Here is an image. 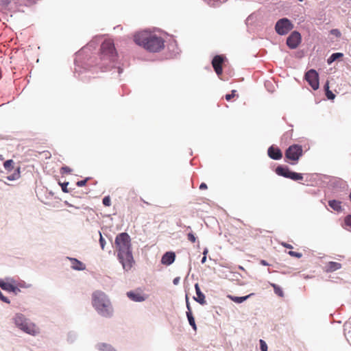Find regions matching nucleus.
<instances>
[{
	"label": "nucleus",
	"instance_id": "15",
	"mask_svg": "<svg viewBox=\"0 0 351 351\" xmlns=\"http://www.w3.org/2000/svg\"><path fill=\"white\" fill-rule=\"evenodd\" d=\"M176 258V254L172 252H166L161 258V263L165 265H169L172 264Z\"/></svg>",
	"mask_w": 351,
	"mask_h": 351
},
{
	"label": "nucleus",
	"instance_id": "30",
	"mask_svg": "<svg viewBox=\"0 0 351 351\" xmlns=\"http://www.w3.org/2000/svg\"><path fill=\"white\" fill-rule=\"evenodd\" d=\"M19 178V169H18L17 173H14L12 176H8V180H16V179H17Z\"/></svg>",
	"mask_w": 351,
	"mask_h": 351
},
{
	"label": "nucleus",
	"instance_id": "39",
	"mask_svg": "<svg viewBox=\"0 0 351 351\" xmlns=\"http://www.w3.org/2000/svg\"><path fill=\"white\" fill-rule=\"evenodd\" d=\"M69 184V182H64L63 184H61L62 190L64 193H68L67 190V185Z\"/></svg>",
	"mask_w": 351,
	"mask_h": 351
},
{
	"label": "nucleus",
	"instance_id": "6",
	"mask_svg": "<svg viewBox=\"0 0 351 351\" xmlns=\"http://www.w3.org/2000/svg\"><path fill=\"white\" fill-rule=\"evenodd\" d=\"M293 27L291 22L287 18L278 20L275 25L276 32L280 35H285Z\"/></svg>",
	"mask_w": 351,
	"mask_h": 351
},
{
	"label": "nucleus",
	"instance_id": "47",
	"mask_svg": "<svg viewBox=\"0 0 351 351\" xmlns=\"http://www.w3.org/2000/svg\"><path fill=\"white\" fill-rule=\"evenodd\" d=\"M3 160V157L2 155L0 154V160Z\"/></svg>",
	"mask_w": 351,
	"mask_h": 351
},
{
	"label": "nucleus",
	"instance_id": "33",
	"mask_svg": "<svg viewBox=\"0 0 351 351\" xmlns=\"http://www.w3.org/2000/svg\"><path fill=\"white\" fill-rule=\"evenodd\" d=\"M330 34L335 36L336 37H338V38L341 36L340 31L337 29H332L330 31Z\"/></svg>",
	"mask_w": 351,
	"mask_h": 351
},
{
	"label": "nucleus",
	"instance_id": "13",
	"mask_svg": "<svg viewBox=\"0 0 351 351\" xmlns=\"http://www.w3.org/2000/svg\"><path fill=\"white\" fill-rule=\"evenodd\" d=\"M342 265L340 263L329 261L325 264L324 271L326 273H332L340 269Z\"/></svg>",
	"mask_w": 351,
	"mask_h": 351
},
{
	"label": "nucleus",
	"instance_id": "35",
	"mask_svg": "<svg viewBox=\"0 0 351 351\" xmlns=\"http://www.w3.org/2000/svg\"><path fill=\"white\" fill-rule=\"evenodd\" d=\"M345 224L351 228V215H348L344 219Z\"/></svg>",
	"mask_w": 351,
	"mask_h": 351
},
{
	"label": "nucleus",
	"instance_id": "48",
	"mask_svg": "<svg viewBox=\"0 0 351 351\" xmlns=\"http://www.w3.org/2000/svg\"><path fill=\"white\" fill-rule=\"evenodd\" d=\"M349 198H350V200L351 201V193L349 195Z\"/></svg>",
	"mask_w": 351,
	"mask_h": 351
},
{
	"label": "nucleus",
	"instance_id": "8",
	"mask_svg": "<svg viewBox=\"0 0 351 351\" xmlns=\"http://www.w3.org/2000/svg\"><path fill=\"white\" fill-rule=\"evenodd\" d=\"M302 155V148L301 145H291L285 152V157L290 160L297 162Z\"/></svg>",
	"mask_w": 351,
	"mask_h": 351
},
{
	"label": "nucleus",
	"instance_id": "27",
	"mask_svg": "<svg viewBox=\"0 0 351 351\" xmlns=\"http://www.w3.org/2000/svg\"><path fill=\"white\" fill-rule=\"evenodd\" d=\"M288 254L291 256H293V257H295V258H300L302 256V253H300V252H294V251H289L288 252Z\"/></svg>",
	"mask_w": 351,
	"mask_h": 351
},
{
	"label": "nucleus",
	"instance_id": "16",
	"mask_svg": "<svg viewBox=\"0 0 351 351\" xmlns=\"http://www.w3.org/2000/svg\"><path fill=\"white\" fill-rule=\"evenodd\" d=\"M0 287L7 291L10 292H14L16 293V291L19 289L16 287L14 286V285L10 282H5L3 279H0Z\"/></svg>",
	"mask_w": 351,
	"mask_h": 351
},
{
	"label": "nucleus",
	"instance_id": "20",
	"mask_svg": "<svg viewBox=\"0 0 351 351\" xmlns=\"http://www.w3.org/2000/svg\"><path fill=\"white\" fill-rule=\"evenodd\" d=\"M328 205L335 211L341 212L342 210L341 202L337 200H330Z\"/></svg>",
	"mask_w": 351,
	"mask_h": 351
},
{
	"label": "nucleus",
	"instance_id": "23",
	"mask_svg": "<svg viewBox=\"0 0 351 351\" xmlns=\"http://www.w3.org/2000/svg\"><path fill=\"white\" fill-rule=\"evenodd\" d=\"M343 56V54L342 53H332L330 58L328 59L327 62L328 64H331L334 61H335L337 59L341 58Z\"/></svg>",
	"mask_w": 351,
	"mask_h": 351
},
{
	"label": "nucleus",
	"instance_id": "26",
	"mask_svg": "<svg viewBox=\"0 0 351 351\" xmlns=\"http://www.w3.org/2000/svg\"><path fill=\"white\" fill-rule=\"evenodd\" d=\"M100 350L101 351H115V350L113 348H112L110 346L106 345V344H103L101 346Z\"/></svg>",
	"mask_w": 351,
	"mask_h": 351
},
{
	"label": "nucleus",
	"instance_id": "41",
	"mask_svg": "<svg viewBox=\"0 0 351 351\" xmlns=\"http://www.w3.org/2000/svg\"><path fill=\"white\" fill-rule=\"evenodd\" d=\"M207 189V185L205 184V183H202L199 186V189L200 190H204V189Z\"/></svg>",
	"mask_w": 351,
	"mask_h": 351
},
{
	"label": "nucleus",
	"instance_id": "31",
	"mask_svg": "<svg viewBox=\"0 0 351 351\" xmlns=\"http://www.w3.org/2000/svg\"><path fill=\"white\" fill-rule=\"evenodd\" d=\"M88 180H89V178H86L84 180L78 181L76 184H77V186H80V187L84 186H85L86 184V183H87Z\"/></svg>",
	"mask_w": 351,
	"mask_h": 351
},
{
	"label": "nucleus",
	"instance_id": "43",
	"mask_svg": "<svg viewBox=\"0 0 351 351\" xmlns=\"http://www.w3.org/2000/svg\"><path fill=\"white\" fill-rule=\"evenodd\" d=\"M260 263L262 265H265V266L269 265L268 263L265 260H261Z\"/></svg>",
	"mask_w": 351,
	"mask_h": 351
},
{
	"label": "nucleus",
	"instance_id": "9",
	"mask_svg": "<svg viewBox=\"0 0 351 351\" xmlns=\"http://www.w3.org/2000/svg\"><path fill=\"white\" fill-rule=\"evenodd\" d=\"M305 79L313 90L319 88V76L317 72L314 69H311L305 74Z\"/></svg>",
	"mask_w": 351,
	"mask_h": 351
},
{
	"label": "nucleus",
	"instance_id": "40",
	"mask_svg": "<svg viewBox=\"0 0 351 351\" xmlns=\"http://www.w3.org/2000/svg\"><path fill=\"white\" fill-rule=\"evenodd\" d=\"M282 245L288 249H292L293 246L287 243H282Z\"/></svg>",
	"mask_w": 351,
	"mask_h": 351
},
{
	"label": "nucleus",
	"instance_id": "5",
	"mask_svg": "<svg viewBox=\"0 0 351 351\" xmlns=\"http://www.w3.org/2000/svg\"><path fill=\"white\" fill-rule=\"evenodd\" d=\"M100 50L102 58H106L112 62L116 60L117 52L112 40H104L101 45Z\"/></svg>",
	"mask_w": 351,
	"mask_h": 351
},
{
	"label": "nucleus",
	"instance_id": "2",
	"mask_svg": "<svg viewBox=\"0 0 351 351\" xmlns=\"http://www.w3.org/2000/svg\"><path fill=\"white\" fill-rule=\"evenodd\" d=\"M134 41L150 52H158L165 47V40L162 37L147 31L136 34Z\"/></svg>",
	"mask_w": 351,
	"mask_h": 351
},
{
	"label": "nucleus",
	"instance_id": "11",
	"mask_svg": "<svg viewBox=\"0 0 351 351\" xmlns=\"http://www.w3.org/2000/svg\"><path fill=\"white\" fill-rule=\"evenodd\" d=\"M301 42V35L298 32H293L287 40V45L291 49H295Z\"/></svg>",
	"mask_w": 351,
	"mask_h": 351
},
{
	"label": "nucleus",
	"instance_id": "21",
	"mask_svg": "<svg viewBox=\"0 0 351 351\" xmlns=\"http://www.w3.org/2000/svg\"><path fill=\"white\" fill-rule=\"evenodd\" d=\"M252 295H254V293H250V294L243 296V297L228 295V298L234 302L239 304V303H242L243 302L245 301L247 298H249Z\"/></svg>",
	"mask_w": 351,
	"mask_h": 351
},
{
	"label": "nucleus",
	"instance_id": "14",
	"mask_svg": "<svg viewBox=\"0 0 351 351\" xmlns=\"http://www.w3.org/2000/svg\"><path fill=\"white\" fill-rule=\"evenodd\" d=\"M268 156L274 160H280L282 157V154L278 147L271 146L267 151Z\"/></svg>",
	"mask_w": 351,
	"mask_h": 351
},
{
	"label": "nucleus",
	"instance_id": "34",
	"mask_svg": "<svg viewBox=\"0 0 351 351\" xmlns=\"http://www.w3.org/2000/svg\"><path fill=\"white\" fill-rule=\"evenodd\" d=\"M235 90H232L231 94H227L225 96V98L227 101H230L232 97H235Z\"/></svg>",
	"mask_w": 351,
	"mask_h": 351
},
{
	"label": "nucleus",
	"instance_id": "18",
	"mask_svg": "<svg viewBox=\"0 0 351 351\" xmlns=\"http://www.w3.org/2000/svg\"><path fill=\"white\" fill-rule=\"evenodd\" d=\"M71 262V267L75 270H84L86 267L85 265L81 261L74 258H69Z\"/></svg>",
	"mask_w": 351,
	"mask_h": 351
},
{
	"label": "nucleus",
	"instance_id": "19",
	"mask_svg": "<svg viewBox=\"0 0 351 351\" xmlns=\"http://www.w3.org/2000/svg\"><path fill=\"white\" fill-rule=\"evenodd\" d=\"M186 306H187V308L189 310V311L186 312V316H187L190 325L193 327V328L195 330H197V326H196V324H195V319H194V317H193V316L192 315L191 307H190L189 304L188 302L186 304Z\"/></svg>",
	"mask_w": 351,
	"mask_h": 351
},
{
	"label": "nucleus",
	"instance_id": "12",
	"mask_svg": "<svg viewBox=\"0 0 351 351\" xmlns=\"http://www.w3.org/2000/svg\"><path fill=\"white\" fill-rule=\"evenodd\" d=\"M127 296L132 301L134 302H143L146 300L145 296L141 291L136 290L134 291H129L127 293Z\"/></svg>",
	"mask_w": 351,
	"mask_h": 351
},
{
	"label": "nucleus",
	"instance_id": "24",
	"mask_svg": "<svg viewBox=\"0 0 351 351\" xmlns=\"http://www.w3.org/2000/svg\"><path fill=\"white\" fill-rule=\"evenodd\" d=\"M13 165L14 162L12 160H8L4 162L3 167L5 170L10 171L13 169Z\"/></svg>",
	"mask_w": 351,
	"mask_h": 351
},
{
	"label": "nucleus",
	"instance_id": "36",
	"mask_svg": "<svg viewBox=\"0 0 351 351\" xmlns=\"http://www.w3.org/2000/svg\"><path fill=\"white\" fill-rule=\"evenodd\" d=\"M326 95L329 99H333L335 97V94H333L332 92L330 90L326 91Z\"/></svg>",
	"mask_w": 351,
	"mask_h": 351
},
{
	"label": "nucleus",
	"instance_id": "46",
	"mask_svg": "<svg viewBox=\"0 0 351 351\" xmlns=\"http://www.w3.org/2000/svg\"><path fill=\"white\" fill-rule=\"evenodd\" d=\"M208 249H206V248L204 249V250L203 252V255L206 256V254H208Z\"/></svg>",
	"mask_w": 351,
	"mask_h": 351
},
{
	"label": "nucleus",
	"instance_id": "42",
	"mask_svg": "<svg viewBox=\"0 0 351 351\" xmlns=\"http://www.w3.org/2000/svg\"><path fill=\"white\" fill-rule=\"evenodd\" d=\"M180 277L175 278L173 280V284L176 285H178L180 282Z\"/></svg>",
	"mask_w": 351,
	"mask_h": 351
},
{
	"label": "nucleus",
	"instance_id": "25",
	"mask_svg": "<svg viewBox=\"0 0 351 351\" xmlns=\"http://www.w3.org/2000/svg\"><path fill=\"white\" fill-rule=\"evenodd\" d=\"M102 203L105 206H110L111 205V199L110 196H106L102 200Z\"/></svg>",
	"mask_w": 351,
	"mask_h": 351
},
{
	"label": "nucleus",
	"instance_id": "29",
	"mask_svg": "<svg viewBox=\"0 0 351 351\" xmlns=\"http://www.w3.org/2000/svg\"><path fill=\"white\" fill-rule=\"evenodd\" d=\"M260 346L261 351H267V345L265 341L262 339L260 340Z\"/></svg>",
	"mask_w": 351,
	"mask_h": 351
},
{
	"label": "nucleus",
	"instance_id": "1",
	"mask_svg": "<svg viewBox=\"0 0 351 351\" xmlns=\"http://www.w3.org/2000/svg\"><path fill=\"white\" fill-rule=\"evenodd\" d=\"M114 249L123 269L126 271L130 270L134 264V260L132 252L131 239L128 233L121 232L117 235Z\"/></svg>",
	"mask_w": 351,
	"mask_h": 351
},
{
	"label": "nucleus",
	"instance_id": "28",
	"mask_svg": "<svg viewBox=\"0 0 351 351\" xmlns=\"http://www.w3.org/2000/svg\"><path fill=\"white\" fill-rule=\"evenodd\" d=\"M99 233V243H100V245H101V248L102 250H104L105 245H106V241L103 238L101 233L100 232Z\"/></svg>",
	"mask_w": 351,
	"mask_h": 351
},
{
	"label": "nucleus",
	"instance_id": "44",
	"mask_svg": "<svg viewBox=\"0 0 351 351\" xmlns=\"http://www.w3.org/2000/svg\"><path fill=\"white\" fill-rule=\"evenodd\" d=\"M324 89H325L326 92V91H328V90H329V84H328V82H327L326 83V84L324 85Z\"/></svg>",
	"mask_w": 351,
	"mask_h": 351
},
{
	"label": "nucleus",
	"instance_id": "3",
	"mask_svg": "<svg viewBox=\"0 0 351 351\" xmlns=\"http://www.w3.org/2000/svg\"><path fill=\"white\" fill-rule=\"evenodd\" d=\"M92 304L96 311L104 317L112 315L111 303L107 295L102 291H96L92 295Z\"/></svg>",
	"mask_w": 351,
	"mask_h": 351
},
{
	"label": "nucleus",
	"instance_id": "10",
	"mask_svg": "<svg viewBox=\"0 0 351 351\" xmlns=\"http://www.w3.org/2000/svg\"><path fill=\"white\" fill-rule=\"evenodd\" d=\"M226 60V58L221 55L215 56L212 60V66L217 74L220 75L222 74L223 69L222 65Z\"/></svg>",
	"mask_w": 351,
	"mask_h": 351
},
{
	"label": "nucleus",
	"instance_id": "7",
	"mask_svg": "<svg viewBox=\"0 0 351 351\" xmlns=\"http://www.w3.org/2000/svg\"><path fill=\"white\" fill-rule=\"evenodd\" d=\"M276 173L278 176H281L291 179L295 181L302 180L303 179V176L301 173L291 171L287 167H283L281 166H278L276 169Z\"/></svg>",
	"mask_w": 351,
	"mask_h": 351
},
{
	"label": "nucleus",
	"instance_id": "4",
	"mask_svg": "<svg viewBox=\"0 0 351 351\" xmlns=\"http://www.w3.org/2000/svg\"><path fill=\"white\" fill-rule=\"evenodd\" d=\"M13 319L16 327L24 332L32 336H36L40 333L39 328L34 323L27 319L23 315L16 314Z\"/></svg>",
	"mask_w": 351,
	"mask_h": 351
},
{
	"label": "nucleus",
	"instance_id": "22",
	"mask_svg": "<svg viewBox=\"0 0 351 351\" xmlns=\"http://www.w3.org/2000/svg\"><path fill=\"white\" fill-rule=\"evenodd\" d=\"M270 286L273 287L274 293L279 297L283 298L285 294L283 290L280 287L274 283H269Z\"/></svg>",
	"mask_w": 351,
	"mask_h": 351
},
{
	"label": "nucleus",
	"instance_id": "32",
	"mask_svg": "<svg viewBox=\"0 0 351 351\" xmlns=\"http://www.w3.org/2000/svg\"><path fill=\"white\" fill-rule=\"evenodd\" d=\"M187 238H188V240L190 241L191 243H195L196 241V237L191 232H189L187 234Z\"/></svg>",
	"mask_w": 351,
	"mask_h": 351
},
{
	"label": "nucleus",
	"instance_id": "45",
	"mask_svg": "<svg viewBox=\"0 0 351 351\" xmlns=\"http://www.w3.org/2000/svg\"><path fill=\"white\" fill-rule=\"evenodd\" d=\"M206 261V256H204L202 258V263H205V262Z\"/></svg>",
	"mask_w": 351,
	"mask_h": 351
},
{
	"label": "nucleus",
	"instance_id": "17",
	"mask_svg": "<svg viewBox=\"0 0 351 351\" xmlns=\"http://www.w3.org/2000/svg\"><path fill=\"white\" fill-rule=\"evenodd\" d=\"M195 289L197 293V298H194L195 300L202 305L205 304L206 303L205 300V295L203 293H202L198 283H196L195 285Z\"/></svg>",
	"mask_w": 351,
	"mask_h": 351
},
{
	"label": "nucleus",
	"instance_id": "37",
	"mask_svg": "<svg viewBox=\"0 0 351 351\" xmlns=\"http://www.w3.org/2000/svg\"><path fill=\"white\" fill-rule=\"evenodd\" d=\"M0 300L5 303H8V304H10V300L8 299V298L5 297L3 295V293H1V291H0Z\"/></svg>",
	"mask_w": 351,
	"mask_h": 351
},
{
	"label": "nucleus",
	"instance_id": "38",
	"mask_svg": "<svg viewBox=\"0 0 351 351\" xmlns=\"http://www.w3.org/2000/svg\"><path fill=\"white\" fill-rule=\"evenodd\" d=\"M61 172L70 173L71 172V169L69 167H63L61 168Z\"/></svg>",
	"mask_w": 351,
	"mask_h": 351
}]
</instances>
